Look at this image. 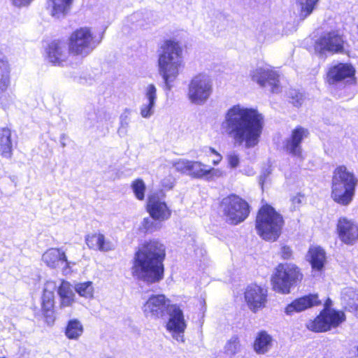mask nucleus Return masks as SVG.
Segmentation results:
<instances>
[{"label":"nucleus","instance_id":"46","mask_svg":"<svg viewBox=\"0 0 358 358\" xmlns=\"http://www.w3.org/2000/svg\"><path fill=\"white\" fill-rule=\"evenodd\" d=\"M142 225L146 231H153L154 222L150 217L144 218L142 222Z\"/></svg>","mask_w":358,"mask_h":358},{"label":"nucleus","instance_id":"19","mask_svg":"<svg viewBox=\"0 0 358 358\" xmlns=\"http://www.w3.org/2000/svg\"><path fill=\"white\" fill-rule=\"evenodd\" d=\"M47 57L55 66H66L71 64L72 55L69 47L63 42L53 41L48 47Z\"/></svg>","mask_w":358,"mask_h":358},{"label":"nucleus","instance_id":"23","mask_svg":"<svg viewBox=\"0 0 358 358\" xmlns=\"http://www.w3.org/2000/svg\"><path fill=\"white\" fill-rule=\"evenodd\" d=\"M308 131L301 127L295 128L289 138H287L285 149L287 152L293 157L302 159V149L301 143L308 136Z\"/></svg>","mask_w":358,"mask_h":358},{"label":"nucleus","instance_id":"9","mask_svg":"<svg viewBox=\"0 0 358 358\" xmlns=\"http://www.w3.org/2000/svg\"><path fill=\"white\" fill-rule=\"evenodd\" d=\"M97 41L90 29L82 27L73 31L69 42V50L72 57H85L98 45Z\"/></svg>","mask_w":358,"mask_h":358},{"label":"nucleus","instance_id":"33","mask_svg":"<svg viewBox=\"0 0 358 358\" xmlns=\"http://www.w3.org/2000/svg\"><path fill=\"white\" fill-rule=\"evenodd\" d=\"M75 291L82 297L92 299L94 296V287L90 281L79 282L75 285Z\"/></svg>","mask_w":358,"mask_h":358},{"label":"nucleus","instance_id":"34","mask_svg":"<svg viewBox=\"0 0 358 358\" xmlns=\"http://www.w3.org/2000/svg\"><path fill=\"white\" fill-rule=\"evenodd\" d=\"M319 0H297L301 7V15L303 17L308 16L314 10Z\"/></svg>","mask_w":358,"mask_h":358},{"label":"nucleus","instance_id":"44","mask_svg":"<svg viewBox=\"0 0 358 358\" xmlns=\"http://www.w3.org/2000/svg\"><path fill=\"white\" fill-rule=\"evenodd\" d=\"M280 255L283 259H288L292 255V250L289 247L283 245L281 248Z\"/></svg>","mask_w":358,"mask_h":358},{"label":"nucleus","instance_id":"49","mask_svg":"<svg viewBox=\"0 0 358 358\" xmlns=\"http://www.w3.org/2000/svg\"><path fill=\"white\" fill-rule=\"evenodd\" d=\"M15 358H29V352L23 350L16 356Z\"/></svg>","mask_w":358,"mask_h":358},{"label":"nucleus","instance_id":"18","mask_svg":"<svg viewBox=\"0 0 358 358\" xmlns=\"http://www.w3.org/2000/svg\"><path fill=\"white\" fill-rule=\"evenodd\" d=\"M57 287L56 282L48 280L43 288L41 297V311L48 325H52L55 322V291Z\"/></svg>","mask_w":358,"mask_h":358},{"label":"nucleus","instance_id":"30","mask_svg":"<svg viewBox=\"0 0 358 358\" xmlns=\"http://www.w3.org/2000/svg\"><path fill=\"white\" fill-rule=\"evenodd\" d=\"M343 304L350 311L358 310V289L345 288L342 292Z\"/></svg>","mask_w":358,"mask_h":358},{"label":"nucleus","instance_id":"7","mask_svg":"<svg viewBox=\"0 0 358 358\" xmlns=\"http://www.w3.org/2000/svg\"><path fill=\"white\" fill-rule=\"evenodd\" d=\"M302 278L297 266L292 264H280L271 277L273 289L280 294H289L290 289Z\"/></svg>","mask_w":358,"mask_h":358},{"label":"nucleus","instance_id":"50","mask_svg":"<svg viewBox=\"0 0 358 358\" xmlns=\"http://www.w3.org/2000/svg\"><path fill=\"white\" fill-rule=\"evenodd\" d=\"M331 301L330 299H328L325 303V308H330L329 306H331Z\"/></svg>","mask_w":358,"mask_h":358},{"label":"nucleus","instance_id":"45","mask_svg":"<svg viewBox=\"0 0 358 358\" xmlns=\"http://www.w3.org/2000/svg\"><path fill=\"white\" fill-rule=\"evenodd\" d=\"M34 0H11L13 6L17 8L27 7Z\"/></svg>","mask_w":358,"mask_h":358},{"label":"nucleus","instance_id":"41","mask_svg":"<svg viewBox=\"0 0 358 358\" xmlns=\"http://www.w3.org/2000/svg\"><path fill=\"white\" fill-rule=\"evenodd\" d=\"M289 96L291 99L292 104L295 106H300L303 103V95L297 90H290L289 92Z\"/></svg>","mask_w":358,"mask_h":358},{"label":"nucleus","instance_id":"17","mask_svg":"<svg viewBox=\"0 0 358 358\" xmlns=\"http://www.w3.org/2000/svg\"><path fill=\"white\" fill-rule=\"evenodd\" d=\"M147 210L152 220L164 222L169 219L171 210L164 199V195L157 193L150 194L148 199Z\"/></svg>","mask_w":358,"mask_h":358},{"label":"nucleus","instance_id":"16","mask_svg":"<svg viewBox=\"0 0 358 358\" xmlns=\"http://www.w3.org/2000/svg\"><path fill=\"white\" fill-rule=\"evenodd\" d=\"M267 289L257 284L247 286L244 292L245 301L248 308L257 313L266 306L267 303Z\"/></svg>","mask_w":358,"mask_h":358},{"label":"nucleus","instance_id":"28","mask_svg":"<svg viewBox=\"0 0 358 358\" xmlns=\"http://www.w3.org/2000/svg\"><path fill=\"white\" fill-rule=\"evenodd\" d=\"M0 155L6 159H10L13 155L11 131L8 128L0 129Z\"/></svg>","mask_w":358,"mask_h":358},{"label":"nucleus","instance_id":"29","mask_svg":"<svg viewBox=\"0 0 358 358\" xmlns=\"http://www.w3.org/2000/svg\"><path fill=\"white\" fill-rule=\"evenodd\" d=\"M273 340L266 331L259 332L254 343V350L259 355L268 352L273 346Z\"/></svg>","mask_w":358,"mask_h":358},{"label":"nucleus","instance_id":"37","mask_svg":"<svg viewBox=\"0 0 358 358\" xmlns=\"http://www.w3.org/2000/svg\"><path fill=\"white\" fill-rule=\"evenodd\" d=\"M157 99V88L155 85L153 84L148 85L144 89L143 101L156 103Z\"/></svg>","mask_w":358,"mask_h":358},{"label":"nucleus","instance_id":"11","mask_svg":"<svg viewBox=\"0 0 358 358\" xmlns=\"http://www.w3.org/2000/svg\"><path fill=\"white\" fill-rule=\"evenodd\" d=\"M222 208L227 221L231 224L242 222L250 213L248 203L236 195H230L223 199Z\"/></svg>","mask_w":358,"mask_h":358},{"label":"nucleus","instance_id":"36","mask_svg":"<svg viewBox=\"0 0 358 358\" xmlns=\"http://www.w3.org/2000/svg\"><path fill=\"white\" fill-rule=\"evenodd\" d=\"M103 241L102 234H93L87 235L85 242L89 248L99 250L101 242Z\"/></svg>","mask_w":358,"mask_h":358},{"label":"nucleus","instance_id":"14","mask_svg":"<svg viewBox=\"0 0 358 358\" xmlns=\"http://www.w3.org/2000/svg\"><path fill=\"white\" fill-rule=\"evenodd\" d=\"M10 85V68L6 57L0 52V107L8 109L13 102L8 92Z\"/></svg>","mask_w":358,"mask_h":358},{"label":"nucleus","instance_id":"51","mask_svg":"<svg viewBox=\"0 0 358 358\" xmlns=\"http://www.w3.org/2000/svg\"><path fill=\"white\" fill-rule=\"evenodd\" d=\"M61 144L63 147L66 145L65 143L63 141L62 138L61 139Z\"/></svg>","mask_w":358,"mask_h":358},{"label":"nucleus","instance_id":"12","mask_svg":"<svg viewBox=\"0 0 358 358\" xmlns=\"http://www.w3.org/2000/svg\"><path fill=\"white\" fill-rule=\"evenodd\" d=\"M345 320V315L343 311L327 308L315 320L309 321L306 326L313 331L322 332L339 326Z\"/></svg>","mask_w":358,"mask_h":358},{"label":"nucleus","instance_id":"35","mask_svg":"<svg viewBox=\"0 0 358 358\" xmlns=\"http://www.w3.org/2000/svg\"><path fill=\"white\" fill-rule=\"evenodd\" d=\"M133 192L136 198L142 201L145 198V185L143 180L136 179L131 185Z\"/></svg>","mask_w":358,"mask_h":358},{"label":"nucleus","instance_id":"54","mask_svg":"<svg viewBox=\"0 0 358 358\" xmlns=\"http://www.w3.org/2000/svg\"><path fill=\"white\" fill-rule=\"evenodd\" d=\"M106 358H115V357H112V356H110V357H107Z\"/></svg>","mask_w":358,"mask_h":358},{"label":"nucleus","instance_id":"22","mask_svg":"<svg viewBox=\"0 0 358 358\" xmlns=\"http://www.w3.org/2000/svg\"><path fill=\"white\" fill-rule=\"evenodd\" d=\"M41 259L47 266L51 268H56L64 263V272H66L72 265L75 264L73 262L68 261L66 252L62 248L47 250L43 254Z\"/></svg>","mask_w":358,"mask_h":358},{"label":"nucleus","instance_id":"1","mask_svg":"<svg viewBox=\"0 0 358 358\" xmlns=\"http://www.w3.org/2000/svg\"><path fill=\"white\" fill-rule=\"evenodd\" d=\"M264 126V115L257 108L237 103L225 112L220 129L234 145L250 149L259 143Z\"/></svg>","mask_w":358,"mask_h":358},{"label":"nucleus","instance_id":"48","mask_svg":"<svg viewBox=\"0 0 358 358\" xmlns=\"http://www.w3.org/2000/svg\"><path fill=\"white\" fill-rule=\"evenodd\" d=\"M173 182L172 178L164 179L162 181V185L167 189H170L173 187Z\"/></svg>","mask_w":358,"mask_h":358},{"label":"nucleus","instance_id":"27","mask_svg":"<svg viewBox=\"0 0 358 358\" xmlns=\"http://www.w3.org/2000/svg\"><path fill=\"white\" fill-rule=\"evenodd\" d=\"M57 292L60 299L61 308L72 306L75 301V294L71 285L69 282L62 280Z\"/></svg>","mask_w":358,"mask_h":358},{"label":"nucleus","instance_id":"55","mask_svg":"<svg viewBox=\"0 0 358 358\" xmlns=\"http://www.w3.org/2000/svg\"><path fill=\"white\" fill-rule=\"evenodd\" d=\"M0 358H6V357H0Z\"/></svg>","mask_w":358,"mask_h":358},{"label":"nucleus","instance_id":"32","mask_svg":"<svg viewBox=\"0 0 358 358\" xmlns=\"http://www.w3.org/2000/svg\"><path fill=\"white\" fill-rule=\"evenodd\" d=\"M242 350V345L237 336H231L225 343L223 352L229 357H233L239 353Z\"/></svg>","mask_w":358,"mask_h":358},{"label":"nucleus","instance_id":"20","mask_svg":"<svg viewBox=\"0 0 358 358\" xmlns=\"http://www.w3.org/2000/svg\"><path fill=\"white\" fill-rule=\"evenodd\" d=\"M336 231L340 241L346 245H354L358 240V225L352 220L341 217Z\"/></svg>","mask_w":358,"mask_h":358},{"label":"nucleus","instance_id":"25","mask_svg":"<svg viewBox=\"0 0 358 358\" xmlns=\"http://www.w3.org/2000/svg\"><path fill=\"white\" fill-rule=\"evenodd\" d=\"M320 303L317 294H309L292 301L285 308V312L287 315H292L294 313L305 310Z\"/></svg>","mask_w":358,"mask_h":358},{"label":"nucleus","instance_id":"52","mask_svg":"<svg viewBox=\"0 0 358 358\" xmlns=\"http://www.w3.org/2000/svg\"><path fill=\"white\" fill-rule=\"evenodd\" d=\"M138 14H134L131 17L132 19H136Z\"/></svg>","mask_w":358,"mask_h":358},{"label":"nucleus","instance_id":"39","mask_svg":"<svg viewBox=\"0 0 358 358\" xmlns=\"http://www.w3.org/2000/svg\"><path fill=\"white\" fill-rule=\"evenodd\" d=\"M156 103L143 101L140 107V114L143 118H150L155 113Z\"/></svg>","mask_w":358,"mask_h":358},{"label":"nucleus","instance_id":"31","mask_svg":"<svg viewBox=\"0 0 358 358\" xmlns=\"http://www.w3.org/2000/svg\"><path fill=\"white\" fill-rule=\"evenodd\" d=\"M84 327L78 319L70 320L65 328V336L70 340L77 341L83 335Z\"/></svg>","mask_w":358,"mask_h":358},{"label":"nucleus","instance_id":"8","mask_svg":"<svg viewBox=\"0 0 358 358\" xmlns=\"http://www.w3.org/2000/svg\"><path fill=\"white\" fill-rule=\"evenodd\" d=\"M213 91V83L210 76L206 73H199L192 77L188 85L187 97L195 105H203L210 97Z\"/></svg>","mask_w":358,"mask_h":358},{"label":"nucleus","instance_id":"5","mask_svg":"<svg viewBox=\"0 0 358 358\" xmlns=\"http://www.w3.org/2000/svg\"><path fill=\"white\" fill-rule=\"evenodd\" d=\"M358 179L345 166L337 167L333 174L331 182V197L336 203L348 205L355 195Z\"/></svg>","mask_w":358,"mask_h":358},{"label":"nucleus","instance_id":"10","mask_svg":"<svg viewBox=\"0 0 358 358\" xmlns=\"http://www.w3.org/2000/svg\"><path fill=\"white\" fill-rule=\"evenodd\" d=\"M345 42L343 35L339 31H326L315 41V52L320 57L325 59L328 55L343 52Z\"/></svg>","mask_w":358,"mask_h":358},{"label":"nucleus","instance_id":"53","mask_svg":"<svg viewBox=\"0 0 358 358\" xmlns=\"http://www.w3.org/2000/svg\"><path fill=\"white\" fill-rule=\"evenodd\" d=\"M260 181H261V183L263 185L264 180H262V176H261Z\"/></svg>","mask_w":358,"mask_h":358},{"label":"nucleus","instance_id":"26","mask_svg":"<svg viewBox=\"0 0 358 358\" xmlns=\"http://www.w3.org/2000/svg\"><path fill=\"white\" fill-rule=\"evenodd\" d=\"M308 259L312 266L313 272L320 273L326 262L325 251L320 246L311 247L308 251Z\"/></svg>","mask_w":358,"mask_h":358},{"label":"nucleus","instance_id":"21","mask_svg":"<svg viewBox=\"0 0 358 358\" xmlns=\"http://www.w3.org/2000/svg\"><path fill=\"white\" fill-rule=\"evenodd\" d=\"M188 176L207 181H213L223 176V171L220 169L210 167L199 162L191 161Z\"/></svg>","mask_w":358,"mask_h":358},{"label":"nucleus","instance_id":"38","mask_svg":"<svg viewBox=\"0 0 358 358\" xmlns=\"http://www.w3.org/2000/svg\"><path fill=\"white\" fill-rule=\"evenodd\" d=\"M130 110L126 109L120 115V127L118 129V134L120 136H124L127 134V129L129 123Z\"/></svg>","mask_w":358,"mask_h":358},{"label":"nucleus","instance_id":"24","mask_svg":"<svg viewBox=\"0 0 358 358\" xmlns=\"http://www.w3.org/2000/svg\"><path fill=\"white\" fill-rule=\"evenodd\" d=\"M73 1L74 0H48L47 10L52 17L61 19L70 13Z\"/></svg>","mask_w":358,"mask_h":358},{"label":"nucleus","instance_id":"43","mask_svg":"<svg viewBox=\"0 0 358 358\" xmlns=\"http://www.w3.org/2000/svg\"><path fill=\"white\" fill-rule=\"evenodd\" d=\"M115 248V243L109 239H107L103 234V241L101 242L99 251L108 252L113 250Z\"/></svg>","mask_w":358,"mask_h":358},{"label":"nucleus","instance_id":"47","mask_svg":"<svg viewBox=\"0 0 358 358\" xmlns=\"http://www.w3.org/2000/svg\"><path fill=\"white\" fill-rule=\"evenodd\" d=\"M209 150L210 151L211 153L214 154L215 155V159H213V162L212 163L214 164V165H217L222 160V155L218 153L214 148H209Z\"/></svg>","mask_w":358,"mask_h":358},{"label":"nucleus","instance_id":"42","mask_svg":"<svg viewBox=\"0 0 358 358\" xmlns=\"http://www.w3.org/2000/svg\"><path fill=\"white\" fill-rule=\"evenodd\" d=\"M227 159L231 168H236L239 165V155L236 151H231L227 155Z\"/></svg>","mask_w":358,"mask_h":358},{"label":"nucleus","instance_id":"3","mask_svg":"<svg viewBox=\"0 0 358 358\" xmlns=\"http://www.w3.org/2000/svg\"><path fill=\"white\" fill-rule=\"evenodd\" d=\"M142 310L147 318L151 319L162 318L167 313L169 315L167 330L177 342H185L184 332L187 324L178 305L171 303L164 294H152L143 305Z\"/></svg>","mask_w":358,"mask_h":358},{"label":"nucleus","instance_id":"13","mask_svg":"<svg viewBox=\"0 0 358 358\" xmlns=\"http://www.w3.org/2000/svg\"><path fill=\"white\" fill-rule=\"evenodd\" d=\"M355 67L348 63H338L331 66L327 72V81L331 85L345 82L349 85L356 84Z\"/></svg>","mask_w":358,"mask_h":358},{"label":"nucleus","instance_id":"4","mask_svg":"<svg viewBox=\"0 0 358 358\" xmlns=\"http://www.w3.org/2000/svg\"><path fill=\"white\" fill-rule=\"evenodd\" d=\"M161 50L158 58L159 73L164 80L165 90L170 91L183 67L182 50L178 42L172 40L164 41Z\"/></svg>","mask_w":358,"mask_h":358},{"label":"nucleus","instance_id":"2","mask_svg":"<svg viewBox=\"0 0 358 358\" xmlns=\"http://www.w3.org/2000/svg\"><path fill=\"white\" fill-rule=\"evenodd\" d=\"M165 246L157 240L145 242L134 255L131 268L133 277L147 283L163 278Z\"/></svg>","mask_w":358,"mask_h":358},{"label":"nucleus","instance_id":"6","mask_svg":"<svg viewBox=\"0 0 358 358\" xmlns=\"http://www.w3.org/2000/svg\"><path fill=\"white\" fill-rule=\"evenodd\" d=\"M283 224L282 217L271 206L265 205L259 209L256 219V230L264 241H277L281 234Z\"/></svg>","mask_w":358,"mask_h":358},{"label":"nucleus","instance_id":"40","mask_svg":"<svg viewBox=\"0 0 358 358\" xmlns=\"http://www.w3.org/2000/svg\"><path fill=\"white\" fill-rule=\"evenodd\" d=\"M190 162V160L179 159L173 162V166L177 171L188 175Z\"/></svg>","mask_w":358,"mask_h":358},{"label":"nucleus","instance_id":"15","mask_svg":"<svg viewBox=\"0 0 358 358\" xmlns=\"http://www.w3.org/2000/svg\"><path fill=\"white\" fill-rule=\"evenodd\" d=\"M252 80L261 87H271L273 92H278L279 80L278 73L268 64H262L251 71Z\"/></svg>","mask_w":358,"mask_h":358}]
</instances>
